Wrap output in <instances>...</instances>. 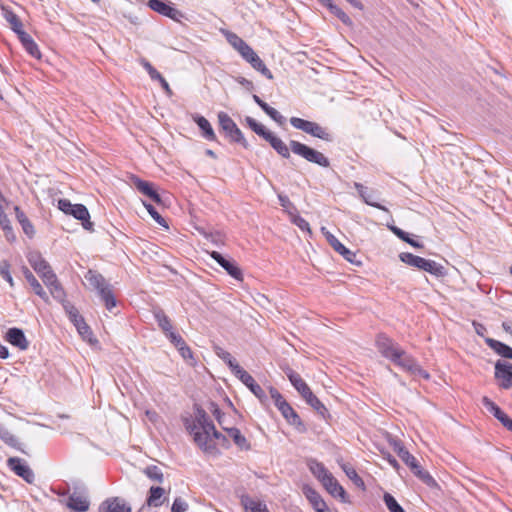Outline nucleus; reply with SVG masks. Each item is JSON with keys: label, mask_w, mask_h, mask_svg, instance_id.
I'll list each match as a JSON object with an SVG mask.
<instances>
[{"label": "nucleus", "mask_w": 512, "mask_h": 512, "mask_svg": "<svg viewBox=\"0 0 512 512\" xmlns=\"http://www.w3.org/2000/svg\"><path fill=\"white\" fill-rule=\"evenodd\" d=\"M187 430L193 436L194 442L205 452L215 450V441H226L224 435L218 432L206 411L200 407L195 409V419L187 424Z\"/></svg>", "instance_id": "f257e3e1"}, {"label": "nucleus", "mask_w": 512, "mask_h": 512, "mask_svg": "<svg viewBox=\"0 0 512 512\" xmlns=\"http://www.w3.org/2000/svg\"><path fill=\"white\" fill-rule=\"evenodd\" d=\"M85 279L93 289L97 290L102 301L105 303L107 310L111 311L116 306V299L113 294L112 286L100 273L93 270H89L85 274Z\"/></svg>", "instance_id": "f03ea898"}, {"label": "nucleus", "mask_w": 512, "mask_h": 512, "mask_svg": "<svg viewBox=\"0 0 512 512\" xmlns=\"http://www.w3.org/2000/svg\"><path fill=\"white\" fill-rule=\"evenodd\" d=\"M399 259L403 263H405L411 267L418 268L419 270H423L432 275H435V276L443 275L444 267L434 260L425 259L423 257L416 256L409 252L400 253Z\"/></svg>", "instance_id": "7ed1b4c3"}, {"label": "nucleus", "mask_w": 512, "mask_h": 512, "mask_svg": "<svg viewBox=\"0 0 512 512\" xmlns=\"http://www.w3.org/2000/svg\"><path fill=\"white\" fill-rule=\"evenodd\" d=\"M218 120L221 129L225 132L226 136L229 137L231 141L237 143L245 142L241 130L237 127L236 123L227 113L219 112Z\"/></svg>", "instance_id": "20e7f679"}, {"label": "nucleus", "mask_w": 512, "mask_h": 512, "mask_svg": "<svg viewBox=\"0 0 512 512\" xmlns=\"http://www.w3.org/2000/svg\"><path fill=\"white\" fill-rule=\"evenodd\" d=\"M7 466L27 483L32 484L35 481V475L29 465L21 458L10 457L7 460Z\"/></svg>", "instance_id": "39448f33"}, {"label": "nucleus", "mask_w": 512, "mask_h": 512, "mask_svg": "<svg viewBox=\"0 0 512 512\" xmlns=\"http://www.w3.org/2000/svg\"><path fill=\"white\" fill-rule=\"evenodd\" d=\"M147 6L151 10L177 22H180L181 18L184 17L180 10L172 7L168 2L163 0H149Z\"/></svg>", "instance_id": "423d86ee"}, {"label": "nucleus", "mask_w": 512, "mask_h": 512, "mask_svg": "<svg viewBox=\"0 0 512 512\" xmlns=\"http://www.w3.org/2000/svg\"><path fill=\"white\" fill-rule=\"evenodd\" d=\"M376 346L381 355L390 361L393 357H398L401 347L391 338L384 334H380L376 339Z\"/></svg>", "instance_id": "0eeeda50"}, {"label": "nucleus", "mask_w": 512, "mask_h": 512, "mask_svg": "<svg viewBox=\"0 0 512 512\" xmlns=\"http://www.w3.org/2000/svg\"><path fill=\"white\" fill-rule=\"evenodd\" d=\"M235 376L247 387L249 390L260 400L261 403L265 404L267 401V395L262 387L256 383L254 378L243 368L238 370Z\"/></svg>", "instance_id": "6e6552de"}, {"label": "nucleus", "mask_w": 512, "mask_h": 512, "mask_svg": "<svg viewBox=\"0 0 512 512\" xmlns=\"http://www.w3.org/2000/svg\"><path fill=\"white\" fill-rule=\"evenodd\" d=\"M495 378L503 389L512 388V363L497 361L495 364Z\"/></svg>", "instance_id": "1a4fd4ad"}, {"label": "nucleus", "mask_w": 512, "mask_h": 512, "mask_svg": "<svg viewBox=\"0 0 512 512\" xmlns=\"http://www.w3.org/2000/svg\"><path fill=\"white\" fill-rule=\"evenodd\" d=\"M130 184L135 187L141 194L149 197L155 203H161V197L154 189L153 184L140 179L136 175L129 176Z\"/></svg>", "instance_id": "9d476101"}, {"label": "nucleus", "mask_w": 512, "mask_h": 512, "mask_svg": "<svg viewBox=\"0 0 512 512\" xmlns=\"http://www.w3.org/2000/svg\"><path fill=\"white\" fill-rule=\"evenodd\" d=\"M284 372L288 377L289 381L291 382L292 386L306 401L313 394L307 383L301 378V376L298 373H296L289 367L285 368Z\"/></svg>", "instance_id": "9b49d317"}, {"label": "nucleus", "mask_w": 512, "mask_h": 512, "mask_svg": "<svg viewBox=\"0 0 512 512\" xmlns=\"http://www.w3.org/2000/svg\"><path fill=\"white\" fill-rule=\"evenodd\" d=\"M289 149L294 154L304 158L305 160H327V158L321 152H318L297 141H291Z\"/></svg>", "instance_id": "f8f14e48"}, {"label": "nucleus", "mask_w": 512, "mask_h": 512, "mask_svg": "<svg viewBox=\"0 0 512 512\" xmlns=\"http://www.w3.org/2000/svg\"><path fill=\"white\" fill-rule=\"evenodd\" d=\"M210 256L214 259L231 277L236 280H242V272L234 261L224 258L219 252L212 251Z\"/></svg>", "instance_id": "ddd939ff"}, {"label": "nucleus", "mask_w": 512, "mask_h": 512, "mask_svg": "<svg viewBox=\"0 0 512 512\" xmlns=\"http://www.w3.org/2000/svg\"><path fill=\"white\" fill-rule=\"evenodd\" d=\"M242 57L251 64V66L259 71L262 75H264L268 79H273V75L271 71L266 67L261 58L255 53V51L250 47L248 51L245 52Z\"/></svg>", "instance_id": "4468645a"}, {"label": "nucleus", "mask_w": 512, "mask_h": 512, "mask_svg": "<svg viewBox=\"0 0 512 512\" xmlns=\"http://www.w3.org/2000/svg\"><path fill=\"white\" fill-rule=\"evenodd\" d=\"M99 512H131L128 503L119 497L105 500L99 507Z\"/></svg>", "instance_id": "2eb2a0df"}, {"label": "nucleus", "mask_w": 512, "mask_h": 512, "mask_svg": "<svg viewBox=\"0 0 512 512\" xmlns=\"http://www.w3.org/2000/svg\"><path fill=\"white\" fill-rule=\"evenodd\" d=\"M303 493L316 512H329L326 502L313 488L305 486Z\"/></svg>", "instance_id": "dca6fc26"}, {"label": "nucleus", "mask_w": 512, "mask_h": 512, "mask_svg": "<svg viewBox=\"0 0 512 512\" xmlns=\"http://www.w3.org/2000/svg\"><path fill=\"white\" fill-rule=\"evenodd\" d=\"M7 341L20 350H26L29 346L24 332L19 328H10L6 334Z\"/></svg>", "instance_id": "f3484780"}, {"label": "nucleus", "mask_w": 512, "mask_h": 512, "mask_svg": "<svg viewBox=\"0 0 512 512\" xmlns=\"http://www.w3.org/2000/svg\"><path fill=\"white\" fill-rule=\"evenodd\" d=\"M89 500L85 495L73 493L69 496L66 506L76 512H86L89 509Z\"/></svg>", "instance_id": "a211bd4d"}, {"label": "nucleus", "mask_w": 512, "mask_h": 512, "mask_svg": "<svg viewBox=\"0 0 512 512\" xmlns=\"http://www.w3.org/2000/svg\"><path fill=\"white\" fill-rule=\"evenodd\" d=\"M278 410L290 425L295 426L299 431L304 430L303 422L301 421L297 412L292 408V406L288 402L285 405H282V408Z\"/></svg>", "instance_id": "6ab92c4d"}, {"label": "nucleus", "mask_w": 512, "mask_h": 512, "mask_svg": "<svg viewBox=\"0 0 512 512\" xmlns=\"http://www.w3.org/2000/svg\"><path fill=\"white\" fill-rule=\"evenodd\" d=\"M70 215L82 221V226L85 230H92L93 223L90 221V214L86 206L82 204H74Z\"/></svg>", "instance_id": "aec40b11"}, {"label": "nucleus", "mask_w": 512, "mask_h": 512, "mask_svg": "<svg viewBox=\"0 0 512 512\" xmlns=\"http://www.w3.org/2000/svg\"><path fill=\"white\" fill-rule=\"evenodd\" d=\"M321 483L329 494H331L335 498L339 497L343 501H345V495H346L345 490L338 483V481L333 477L332 474L328 478H326L324 481H322Z\"/></svg>", "instance_id": "412c9836"}, {"label": "nucleus", "mask_w": 512, "mask_h": 512, "mask_svg": "<svg viewBox=\"0 0 512 512\" xmlns=\"http://www.w3.org/2000/svg\"><path fill=\"white\" fill-rule=\"evenodd\" d=\"M354 187L357 189L358 194L361 197V199L367 205H370V206L375 207L382 211H386V212L388 211V209L385 206H383L373 200V194H374L373 191L369 192L368 189L364 185H362L361 183H358V182H354Z\"/></svg>", "instance_id": "4be33fe9"}, {"label": "nucleus", "mask_w": 512, "mask_h": 512, "mask_svg": "<svg viewBox=\"0 0 512 512\" xmlns=\"http://www.w3.org/2000/svg\"><path fill=\"white\" fill-rule=\"evenodd\" d=\"M23 274H24L25 279L27 280V282L30 284L31 288L33 289L34 293L36 295H38L41 299H43L45 302H48L49 297H48L47 293L45 292V290L43 289V287L41 286L39 281L35 278L33 273L28 268L25 267L23 269Z\"/></svg>", "instance_id": "5701e85b"}, {"label": "nucleus", "mask_w": 512, "mask_h": 512, "mask_svg": "<svg viewBox=\"0 0 512 512\" xmlns=\"http://www.w3.org/2000/svg\"><path fill=\"white\" fill-rule=\"evenodd\" d=\"M165 490L159 486H152L146 499L149 507H159L164 503Z\"/></svg>", "instance_id": "b1692460"}, {"label": "nucleus", "mask_w": 512, "mask_h": 512, "mask_svg": "<svg viewBox=\"0 0 512 512\" xmlns=\"http://www.w3.org/2000/svg\"><path fill=\"white\" fill-rule=\"evenodd\" d=\"M328 243L331 247L343 258L351 263L354 262V258L356 257L355 253L346 248L334 235L328 236Z\"/></svg>", "instance_id": "393cba45"}, {"label": "nucleus", "mask_w": 512, "mask_h": 512, "mask_svg": "<svg viewBox=\"0 0 512 512\" xmlns=\"http://www.w3.org/2000/svg\"><path fill=\"white\" fill-rule=\"evenodd\" d=\"M27 259L31 267L38 275L51 268L49 263L38 252L29 253Z\"/></svg>", "instance_id": "a878e982"}, {"label": "nucleus", "mask_w": 512, "mask_h": 512, "mask_svg": "<svg viewBox=\"0 0 512 512\" xmlns=\"http://www.w3.org/2000/svg\"><path fill=\"white\" fill-rule=\"evenodd\" d=\"M193 120L198 125L199 129L202 132V136L205 139H207L209 141H213L216 139L214 130H213L210 122L205 117H203L201 115H195V116H193Z\"/></svg>", "instance_id": "bb28decb"}, {"label": "nucleus", "mask_w": 512, "mask_h": 512, "mask_svg": "<svg viewBox=\"0 0 512 512\" xmlns=\"http://www.w3.org/2000/svg\"><path fill=\"white\" fill-rule=\"evenodd\" d=\"M214 351L215 354L229 366L234 375L237 373L238 370L242 369V367L238 364L236 359L233 358L228 351L224 350L220 346H215Z\"/></svg>", "instance_id": "cd10ccee"}, {"label": "nucleus", "mask_w": 512, "mask_h": 512, "mask_svg": "<svg viewBox=\"0 0 512 512\" xmlns=\"http://www.w3.org/2000/svg\"><path fill=\"white\" fill-rule=\"evenodd\" d=\"M391 361L409 372H412V370L415 368V365L417 364V362L402 348L400 349L399 356L393 357Z\"/></svg>", "instance_id": "c85d7f7f"}, {"label": "nucleus", "mask_w": 512, "mask_h": 512, "mask_svg": "<svg viewBox=\"0 0 512 512\" xmlns=\"http://www.w3.org/2000/svg\"><path fill=\"white\" fill-rule=\"evenodd\" d=\"M223 430H225L229 437H231L234 441V443L242 450H249L250 444L247 441L246 437L241 434L240 430L235 427H223Z\"/></svg>", "instance_id": "c756f323"}, {"label": "nucleus", "mask_w": 512, "mask_h": 512, "mask_svg": "<svg viewBox=\"0 0 512 512\" xmlns=\"http://www.w3.org/2000/svg\"><path fill=\"white\" fill-rule=\"evenodd\" d=\"M0 439L8 446L24 453L18 438L4 426L0 427Z\"/></svg>", "instance_id": "7c9ffc66"}, {"label": "nucleus", "mask_w": 512, "mask_h": 512, "mask_svg": "<svg viewBox=\"0 0 512 512\" xmlns=\"http://www.w3.org/2000/svg\"><path fill=\"white\" fill-rule=\"evenodd\" d=\"M308 467L311 473L320 481H324L328 478L331 473L325 468V466L317 460H309Z\"/></svg>", "instance_id": "2f4dec72"}, {"label": "nucleus", "mask_w": 512, "mask_h": 512, "mask_svg": "<svg viewBox=\"0 0 512 512\" xmlns=\"http://www.w3.org/2000/svg\"><path fill=\"white\" fill-rule=\"evenodd\" d=\"M488 346L493 349L498 355L512 359V348L498 340L487 339L486 340Z\"/></svg>", "instance_id": "473e14b6"}, {"label": "nucleus", "mask_w": 512, "mask_h": 512, "mask_svg": "<svg viewBox=\"0 0 512 512\" xmlns=\"http://www.w3.org/2000/svg\"><path fill=\"white\" fill-rule=\"evenodd\" d=\"M267 136L268 139L266 141L270 143V145L278 152L280 156L284 158L289 157L290 149L280 138L275 136L273 133Z\"/></svg>", "instance_id": "72a5a7b5"}, {"label": "nucleus", "mask_w": 512, "mask_h": 512, "mask_svg": "<svg viewBox=\"0 0 512 512\" xmlns=\"http://www.w3.org/2000/svg\"><path fill=\"white\" fill-rule=\"evenodd\" d=\"M308 134L327 142L333 141V134L326 127L316 122L311 126Z\"/></svg>", "instance_id": "f704fd0d"}, {"label": "nucleus", "mask_w": 512, "mask_h": 512, "mask_svg": "<svg viewBox=\"0 0 512 512\" xmlns=\"http://www.w3.org/2000/svg\"><path fill=\"white\" fill-rule=\"evenodd\" d=\"M226 38L228 43L237 50L241 56L250 48V46L235 33H228Z\"/></svg>", "instance_id": "c9c22d12"}, {"label": "nucleus", "mask_w": 512, "mask_h": 512, "mask_svg": "<svg viewBox=\"0 0 512 512\" xmlns=\"http://www.w3.org/2000/svg\"><path fill=\"white\" fill-rule=\"evenodd\" d=\"M154 318L158 323V326L161 328L164 334L169 333L173 330V326L169 317L164 313L163 310L157 309L153 312Z\"/></svg>", "instance_id": "e433bc0d"}, {"label": "nucleus", "mask_w": 512, "mask_h": 512, "mask_svg": "<svg viewBox=\"0 0 512 512\" xmlns=\"http://www.w3.org/2000/svg\"><path fill=\"white\" fill-rule=\"evenodd\" d=\"M242 504L246 510H250L251 512H269L266 504L250 497H243Z\"/></svg>", "instance_id": "4c0bfd02"}, {"label": "nucleus", "mask_w": 512, "mask_h": 512, "mask_svg": "<svg viewBox=\"0 0 512 512\" xmlns=\"http://www.w3.org/2000/svg\"><path fill=\"white\" fill-rule=\"evenodd\" d=\"M4 13V18L10 24L11 29L17 33L23 29V25L19 17L10 9L2 8Z\"/></svg>", "instance_id": "58836bf2"}, {"label": "nucleus", "mask_w": 512, "mask_h": 512, "mask_svg": "<svg viewBox=\"0 0 512 512\" xmlns=\"http://www.w3.org/2000/svg\"><path fill=\"white\" fill-rule=\"evenodd\" d=\"M247 125L259 136L263 137L265 140L268 139L267 135H271L272 132L268 131L264 125L258 123L252 117H246L245 119Z\"/></svg>", "instance_id": "ea45409f"}, {"label": "nucleus", "mask_w": 512, "mask_h": 512, "mask_svg": "<svg viewBox=\"0 0 512 512\" xmlns=\"http://www.w3.org/2000/svg\"><path fill=\"white\" fill-rule=\"evenodd\" d=\"M15 212H16V218L19 221V223L21 224L25 234H27L28 236H32L34 234V229H33L32 224L26 217L25 213L23 211H21L18 206L15 207Z\"/></svg>", "instance_id": "a19ab883"}, {"label": "nucleus", "mask_w": 512, "mask_h": 512, "mask_svg": "<svg viewBox=\"0 0 512 512\" xmlns=\"http://www.w3.org/2000/svg\"><path fill=\"white\" fill-rule=\"evenodd\" d=\"M412 472L427 486L431 488L438 486L436 480L430 475L428 471L423 470L420 465L417 466V469L412 470Z\"/></svg>", "instance_id": "79ce46f5"}, {"label": "nucleus", "mask_w": 512, "mask_h": 512, "mask_svg": "<svg viewBox=\"0 0 512 512\" xmlns=\"http://www.w3.org/2000/svg\"><path fill=\"white\" fill-rule=\"evenodd\" d=\"M143 473L152 481L162 483L164 481V474L162 470L156 465H149L144 468Z\"/></svg>", "instance_id": "37998d69"}, {"label": "nucleus", "mask_w": 512, "mask_h": 512, "mask_svg": "<svg viewBox=\"0 0 512 512\" xmlns=\"http://www.w3.org/2000/svg\"><path fill=\"white\" fill-rule=\"evenodd\" d=\"M327 8L329 9V11L335 15L343 24L347 25V26H352L353 25V22L351 20V18L341 9L339 8L337 5H335L333 2L332 3H329Z\"/></svg>", "instance_id": "c03bdc74"}, {"label": "nucleus", "mask_w": 512, "mask_h": 512, "mask_svg": "<svg viewBox=\"0 0 512 512\" xmlns=\"http://www.w3.org/2000/svg\"><path fill=\"white\" fill-rule=\"evenodd\" d=\"M306 403L310 405L319 415L323 418H326L328 415V410L325 405L314 395L312 394L307 400Z\"/></svg>", "instance_id": "a18cd8bd"}, {"label": "nucleus", "mask_w": 512, "mask_h": 512, "mask_svg": "<svg viewBox=\"0 0 512 512\" xmlns=\"http://www.w3.org/2000/svg\"><path fill=\"white\" fill-rule=\"evenodd\" d=\"M63 308H64L66 314L68 315L69 320L74 324V326L80 322L79 320H83L84 319L79 314L77 308L72 303H70L69 301L68 302H63Z\"/></svg>", "instance_id": "49530a36"}, {"label": "nucleus", "mask_w": 512, "mask_h": 512, "mask_svg": "<svg viewBox=\"0 0 512 512\" xmlns=\"http://www.w3.org/2000/svg\"><path fill=\"white\" fill-rule=\"evenodd\" d=\"M390 229L398 238H400L401 240H403L406 243L410 244L411 246H413L415 248H421L423 246L419 242H417V241L413 240L412 238H410L409 234L407 232L403 231L402 229H400V228H398L396 226H391Z\"/></svg>", "instance_id": "de8ad7c7"}, {"label": "nucleus", "mask_w": 512, "mask_h": 512, "mask_svg": "<svg viewBox=\"0 0 512 512\" xmlns=\"http://www.w3.org/2000/svg\"><path fill=\"white\" fill-rule=\"evenodd\" d=\"M290 124L298 130H301L305 133H309L311 126L314 124L312 121H308L299 117H291Z\"/></svg>", "instance_id": "09e8293b"}, {"label": "nucleus", "mask_w": 512, "mask_h": 512, "mask_svg": "<svg viewBox=\"0 0 512 512\" xmlns=\"http://www.w3.org/2000/svg\"><path fill=\"white\" fill-rule=\"evenodd\" d=\"M48 288L50 289V293L54 299L60 301L62 304L63 302H67L65 300V291L58 280L56 281V283L50 285Z\"/></svg>", "instance_id": "8fccbe9b"}, {"label": "nucleus", "mask_w": 512, "mask_h": 512, "mask_svg": "<svg viewBox=\"0 0 512 512\" xmlns=\"http://www.w3.org/2000/svg\"><path fill=\"white\" fill-rule=\"evenodd\" d=\"M399 457L411 469V471L417 469V466L420 465L418 460L410 454L407 449L400 450Z\"/></svg>", "instance_id": "3c124183"}, {"label": "nucleus", "mask_w": 512, "mask_h": 512, "mask_svg": "<svg viewBox=\"0 0 512 512\" xmlns=\"http://www.w3.org/2000/svg\"><path fill=\"white\" fill-rule=\"evenodd\" d=\"M482 404L496 419L504 413L498 405L486 396L482 398Z\"/></svg>", "instance_id": "603ef678"}, {"label": "nucleus", "mask_w": 512, "mask_h": 512, "mask_svg": "<svg viewBox=\"0 0 512 512\" xmlns=\"http://www.w3.org/2000/svg\"><path fill=\"white\" fill-rule=\"evenodd\" d=\"M383 499L390 512H405L401 505L391 494L385 493Z\"/></svg>", "instance_id": "864d4df0"}, {"label": "nucleus", "mask_w": 512, "mask_h": 512, "mask_svg": "<svg viewBox=\"0 0 512 512\" xmlns=\"http://www.w3.org/2000/svg\"><path fill=\"white\" fill-rule=\"evenodd\" d=\"M278 199H279L280 205L284 208V211L289 216L294 214L295 212H297V208L295 207V205L290 201V199L286 195L279 193Z\"/></svg>", "instance_id": "5fc2aeb1"}, {"label": "nucleus", "mask_w": 512, "mask_h": 512, "mask_svg": "<svg viewBox=\"0 0 512 512\" xmlns=\"http://www.w3.org/2000/svg\"><path fill=\"white\" fill-rule=\"evenodd\" d=\"M143 205L147 209L150 216L160 225L163 227H168L166 220L157 212L155 207L152 204L143 202Z\"/></svg>", "instance_id": "6e6d98bb"}, {"label": "nucleus", "mask_w": 512, "mask_h": 512, "mask_svg": "<svg viewBox=\"0 0 512 512\" xmlns=\"http://www.w3.org/2000/svg\"><path fill=\"white\" fill-rule=\"evenodd\" d=\"M290 219H291V222L293 224H295L299 229L311 234V229H310L309 223L304 218H302L301 216L298 215V211L295 212L294 214L290 215Z\"/></svg>", "instance_id": "4d7b16f0"}, {"label": "nucleus", "mask_w": 512, "mask_h": 512, "mask_svg": "<svg viewBox=\"0 0 512 512\" xmlns=\"http://www.w3.org/2000/svg\"><path fill=\"white\" fill-rule=\"evenodd\" d=\"M342 468H343L345 474L347 475V477L350 480H352L354 482V484H356L359 487L364 486L363 480L361 479V477H359V475L357 474L356 470L353 467H351L349 465H343Z\"/></svg>", "instance_id": "13d9d810"}, {"label": "nucleus", "mask_w": 512, "mask_h": 512, "mask_svg": "<svg viewBox=\"0 0 512 512\" xmlns=\"http://www.w3.org/2000/svg\"><path fill=\"white\" fill-rule=\"evenodd\" d=\"M0 226L5 231V235L7 239H10V236L14 238L12 227L10 225V220L4 210L0 211Z\"/></svg>", "instance_id": "bf43d9fd"}, {"label": "nucleus", "mask_w": 512, "mask_h": 512, "mask_svg": "<svg viewBox=\"0 0 512 512\" xmlns=\"http://www.w3.org/2000/svg\"><path fill=\"white\" fill-rule=\"evenodd\" d=\"M262 110L279 125H282L285 122V118L276 109L270 107L268 104H266Z\"/></svg>", "instance_id": "052dcab7"}, {"label": "nucleus", "mask_w": 512, "mask_h": 512, "mask_svg": "<svg viewBox=\"0 0 512 512\" xmlns=\"http://www.w3.org/2000/svg\"><path fill=\"white\" fill-rule=\"evenodd\" d=\"M80 322L75 325L79 334L83 337V339L91 341L92 332L90 327L83 320H79Z\"/></svg>", "instance_id": "680f3d73"}, {"label": "nucleus", "mask_w": 512, "mask_h": 512, "mask_svg": "<svg viewBox=\"0 0 512 512\" xmlns=\"http://www.w3.org/2000/svg\"><path fill=\"white\" fill-rule=\"evenodd\" d=\"M176 348L179 351L182 358L192 365L194 362L193 353L190 347L186 344V342L184 341V345H179Z\"/></svg>", "instance_id": "e2e57ef3"}, {"label": "nucleus", "mask_w": 512, "mask_h": 512, "mask_svg": "<svg viewBox=\"0 0 512 512\" xmlns=\"http://www.w3.org/2000/svg\"><path fill=\"white\" fill-rule=\"evenodd\" d=\"M209 410L210 412L214 415V417L216 418L217 422L219 423V425L223 428V427H226L225 426V421H224V413L220 410V408L218 407V405L214 402H211L209 404Z\"/></svg>", "instance_id": "0e129e2a"}, {"label": "nucleus", "mask_w": 512, "mask_h": 512, "mask_svg": "<svg viewBox=\"0 0 512 512\" xmlns=\"http://www.w3.org/2000/svg\"><path fill=\"white\" fill-rule=\"evenodd\" d=\"M39 276L41 277V279L43 280L44 284L49 287L50 285H52L53 283H56V281L58 280L57 279V276L56 274L53 272L52 268H49L48 270L42 272L39 274Z\"/></svg>", "instance_id": "69168bd1"}, {"label": "nucleus", "mask_w": 512, "mask_h": 512, "mask_svg": "<svg viewBox=\"0 0 512 512\" xmlns=\"http://www.w3.org/2000/svg\"><path fill=\"white\" fill-rule=\"evenodd\" d=\"M270 396L274 401L275 406L277 409L282 408V405H285L287 401L284 399V397L280 394V392L275 389L274 387H270Z\"/></svg>", "instance_id": "338daca9"}, {"label": "nucleus", "mask_w": 512, "mask_h": 512, "mask_svg": "<svg viewBox=\"0 0 512 512\" xmlns=\"http://www.w3.org/2000/svg\"><path fill=\"white\" fill-rule=\"evenodd\" d=\"M188 509V504L185 500L178 497L174 500L171 511L172 512H185Z\"/></svg>", "instance_id": "774afa93"}]
</instances>
